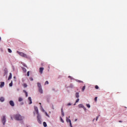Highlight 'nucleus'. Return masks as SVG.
Instances as JSON below:
<instances>
[{
    "label": "nucleus",
    "instance_id": "nucleus-8",
    "mask_svg": "<svg viewBox=\"0 0 127 127\" xmlns=\"http://www.w3.org/2000/svg\"><path fill=\"white\" fill-rule=\"evenodd\" d=\"M34 109H35V112H36L37 115H38V108H37V107L35 106Z\"/></svg>",
    "mask_w": 127,
    "mask_h": 127
},
{
    "label": "nucleus",
    "instance_id": "nucleus-13",
    "mask_svg": "<svg viewBox=\"0 0 127 127\" xmlns=\"http://www.w3.org/2000/svg\"><path fill=\"white\" fill-rule=\"evenodd\" d=\"M78 108H84V105L83 104H79Z\"/></svg>",
    "mask_w": 127,
    "mask_h": 127
},
{
    "label": "nucleus",
    "instance_id": "nucleus-29",
    "mask_svg": "<svg viewBox=\"0 0 127 127\" xmlns=\"http://www.w3.org/2000/svg\"><path fill=\"white\" fill-rule=\"evenodd\" d=\"M24 92L25 93L26 96L27 97V92L25 90H24Z\"/></svg>",
    "mask_w": 127,
    "mask_h": 127
},
{
    "label": "nucleus",
    "instance_id": "nucleus-12",
    "mask_svg": "<svg viewBox=\"0 0 127 127\" xmlns=\"http://www.w3.org/2000/svg\"><path fill=\"white\" fill-rule=\"evenodd\" d=\"M0 102H4V98L3 97H1L0 98Z\"/></svg>",
    "mask_w": 127,
    "mask_h": 127
},
{
    "label": "nucleus",
    "instance_id": "nucleus-17",
    "mask_svg": "<svg viewBox=\"0 0 127 127\" xmlns=\"http://www.w3.org/2000/svg\"><path fill=\"white\" fill-rule=\"evenodd\" d=\"M75 97L76 98H79V93L78 92L75 93Z\"/></svg>",
    "mask_w": 127,
    "mask_h": 127
},
{
    "label": "nucleus",
    "instance_id": "nucleus-38",
    "mask_svg": "<svg viewBox=\"0 0 127 127\" xmlns=\"http://www.w3.org/2000/svg\"><path fill=\"white\" fill-rule=\"evenodd\" d=\"M78 82H79V83H81V80H78Z\"/></svg>",
    "mask_w": 127,
    "mask_h": 127
},
{
    "label": "nucleus",
    "instance_id": "nucleus-15",
    "mask_svg": "<svg viewBox=\"0 0 127 127\" xmlns=\"http://www.w3.org/2000/svg\"><path fill=\"white\" fill-rule=\"evenodd\" d=\"M85 89H86V86H83L82 88V91L84 92V91H85Z\"/></svg>",
    "mask_w": 127,
    "mask_h": 127
},
{
    "label": "nucleus",
    "instance_id": "nucleus-45",
    "mask_svg": "<svg viewBox=\"0 0 127 127\" xmlns=\"http://www.w3.org/2000/svg\"><path fill=\"white\" fill-rule=\"evenodd\" d=\"M68 118H70V116H69V117H68Z\"/></svg>",
    "mask_w": 127,
    "mask_h": 127
},
{
    "label": "nucleus",
    "instance_id": "nucleus-37",
    "mask_svg": "<svg viewBox=\"0 0 127 127\" xmlns=\"http://www.w3.org/2000/svg\"><path fill=\"white\" fill-rule=\"evenodd\" d=\"M46 116H47V117H49V115H48L47 113L46 114Z\"/></svg>",
    "mask_w": 127,
    "mask_h": 127
},
{
    "label": "nucleus",
    "instance_id": "nucleus-1",
    "mask_svg": "<svg viewBox=\"0 0 127 127\" xmlns=\"http://www.w3.org/2000/svg\"><path fill=\"white\" fill-rule=\"evenodd\" d=\"M14 118L16 121H22L24 119V117L21 116L20 114H16L14 115Z\"/></svg>",
    "mask_w": 127,
    "mask_h": 127
},
{
    "label": "nucleus",
    "instance_id": "nucleus-20",
    "mask_svg": "<svg viewBox=\"0 0 127 127\" xmlns=\"http://www.w3.org/2000/svg\"><path fill=\"white\" fill-rule=\"evenodd\" d=\"M8 52H9V53H11V52H12V51H11L10 49H8Z\"/></svg>",
    "mask_w": 127,
    "mask_h": 127
},
{
    "label": "nucleus",
    "instance_id": "nucleus-22",
    "mask_svg": "<svg viewBox=\"0 0 127 127\" xmlns=\"http://www.w3.org/2000/svg\"><path fill=\"white\" fill-rule=\"evenodd\" d=\"M86 107H87V108H91V105H90V104H86Z\"/></svg>",
    "mask_w": 127,
    "mask_h": 127
},
{
    "label": "nucleus",
    "instance_id": "nucleus-2",
    "mask_svg": "<svg viewBox=\"0 0 127 127\" xmlns=\"http://www.w3.org/2000/svg\"><path fill=\"white\" fill-rule=\"evenodd\" d=\"M17 53L18 54H19V55H20V56H21V57L28 59V56H27V55L25 54L24 53L20 52L19 51H17Z\"/></svg>",
    "mask_w": 127,
    "mask_h": 127
},
{
    "label": "nucleus",
    "instance_id": "nucleus-42",
    "mask_svg": "<svg viewBox=\"0 0 127 127\" xmlns=\"http://www.w3.org/2000/svg\"><path fill=\"white\" fill-rule=\"evenodd\" d=\"M39 105H41V103H39Z\"/></svg>",
    "mask_w": 127,
    "mask_h": 127
},
{
    "label": "nucleus",
    "instance_id": "nucleus-23",
    "mask_svg": "<svg viewBox=\"0 0 127 127\" xmlns=\"http://www.w3.org/2000/svg\"><path fill=\"white\" fill-rule=\"evenodd\" d=\"M22 69H23V72H26V68L23 67Z\"/></svg>",
    "mask_w": 127,
    "mask_h": 127
},
{
    "label": "nucleus",
    "instance_id": "nucleus-21",
    "mask_svg": "<svg viewBox=\"0 0 127 127\" xmlns=\"http://www.w3.org/2000/svg\"><path fill=\"white\" fill-rule=\"evenodd\" d=\"M49 84V82H48V81L47 80L45 82V85H48Z\"/></svg>",
    "mask_w": 127,
    "mask_h": 127
},
{
    "label": "nucleus",
    "instance_id": "nucleus-30",
    "mask_svg": "<svg viewBox=\"0 0 127 127\" xmlns=\"http://www.w3.org/2000/svg\"><path fill=\"white\" fill-rule=\"evenodd\" d=\"M27 75L28 77H29V71L27 72Z\"/></svg>",
    "mask_w": 127,
    "mask_h": 127
},
{
    "label": "nucleus",
    "instance_id": "nucleus-18",
    "mask_svg": "<svg viewBox=\"0 0 127 127\" xmlns=\"http://www.w3.org/2000/svg\"><path fill=\"white\" fill-rule=\"evenodd\" d=\"M23 87H24V88H26L27 87V84H26V83H24Z\"/></svg>",
    "mask_w": 127,
    "mask_h": 127
},
{
    "label": "nucleus",
    "instance_id": "nucleus-4",
    "mask_svg": "<svg viewBox=\"0 0 127 127\" xmlns=\"http://www.w3.org/2000/svg\"><path fill=\"white\" fill-rule=\"evenodd\" d=\"M43 70H44V67H40L39 68V72H40V74H42L43 73Z\"/></svg>",
    "mask_w": 127,
    "mask_h": 127
},
{
    "label": "nucleus",
    "instance_id": "nucleus-16",
    "mask_svg": "<svg viewBox=\"0 0 127 127\" xmlns=\"http://www.w3.org/2000/svg\"><path fill=\"white\" fill-rule=\"evenodd\" d=\"M43 124L44 127H47V124H46V122H43Z\"/></svg>",
    "mask_w": 127,
    "mask_h": 127
},
{
    "label": "nucleus",
    "instance_id": "nucleus-5",
    "mask_svg": "<svg viewBox=\"0 0 127 127\" xmlns=\"http://www.w3.org/2000/svg\"><path fill=\"white\" fill-rule=\"evenodd\" d=\"M9 104L10 105V106H11L12 107H14V103L13 102V101H9Z\"/></svg>",
    "mask_w": 127,
    "mask_h": 127
},
{
    "label": "nucleus",
    "instance_id": "nucleus-26",
    "mask_svg": "<svg viewBox=\"0 0 127 127\" xmlns=\"http://www.w3.org/2000/svg\"><path fill=\"white\" fill-rule=\"evenodd\" d=\"M61 122H62V123H64V120H63V119H62V118L61 117Z\"/></svg>",
    "mask_w": 127,
    "mask_h": 127
},
{
    "label": "nucleus",
    "instance_id": "nucleus-27",
    "mask_svg": "<svg viewBox=\"0 0 127 127\" xmlns=\"http://www.w3.org/2000/svg\"><path fill=\"white\" fill-rule=\"evenodd\" d=\"M98 99V97H96L95 98H94V101H95V102H97V100Z\"/></svg>",
    "mask_w": 127,
    "mask_h": 127
},
{
    "label": "nucleus",
    "instance_id": "nucleus-24",
    "mask_svg": "<svg viewBox=\"0 0 127 127\" xmlns=\"http://www.w3.org/2000/svg\"><path fill=\"white\" fill-rule=\"evenodd\" d=\"M9 85L10 87H12V81H11V82L9 83Z\"/></svg>",
    "mask_w": 127,
    "mask_h": 127
},
{
    "label": "nucleus",
    "instance_id": "nucleus-36",
    "mask_svg": "<svg viewBox=\"0 0 127 127\" xmlns=\"http://www.w3.org/2000/svg\"><path fill=\"white\" fill-rule=\"evenodd\" d=\"M68 78H70V79H72V77L68 76Z\"/></svg>",
    "mask_w": 127,
    "mask_h": 127
},
{
    "label": "nucleus",
    "instance_id": "nucleus-14",
    "mask_svg": "<svg viewBox=\"0 0 127 127\" xmlns=\"http://www.w3.org/2000/svg\"><path fill=\"white\" fill-rule=\"evenodd\" d=\"M23 99H22V98L21 97H19L18 98V102H22V101H23Z\"/></svg>",
    "mask_w": 127,
    "mask_h": 127
},
{
    "label": "nucleus",
    "instance_id": "nucleus-43",
    "mask_svg": "<svg viewBox=\"0 0 127 127\" xmlns=\"http://www.w3.org/2000/svg\"><path fill=\"white\" fill-rule=\"evenodd\" d=\"M75 105H76V104H74V106H75Z\"/></svg>",
    "mask_w": 127,
    "mask_h": 127
},
{
    "label": "nucleus",
    "instance_id": "nucleus-41",
    "mask_svg": "<svg viewBox=\"0 0 127 127\" xmlns=\"http://www.w3.org/2000/svg\"><path fill=\"white\" fill-rule=\"evenodd\" d=\"M122 121H119V123H122Z\"/></svg>",
    "mask_w": 127,
    "mask_h": 127
},
{
    "label": "nucleus",
    "instance_id": "nucleus-32",
    "mask_svg": "<svg viewBox=\"0 0 127 127\" xmlns=\"http://www.w3.org/2000/svg\"><path fill=\"white\" fill-rule=\"evenodd\" d=\"M52 109H53V110H54V106H52Z\"/></svg>",
    "mask_w": 127,
    "mask_h": 127
},
{
    "label": "nucleus",
    "instance_id": "nucleus-44",
    "mask_svg": "<svg viewBox=\"0 0 127 127\" xmlns=\"http://www.w3.org/2000/svg\"><path fill=\"white\" fill-rule=\"evenodd\" d=\"M41 107L42 108V106L41 105Z\"/></svg>",
    "mask_w": 127,
    "mask_h": 127
},
{
    "label": "nucleus",
    "instance_id": "nucleus-6",
    "mask_svg": "<svg viewBox=\"0 0 127 127\" xmlns=\"http://www.w3.org/2000/svg\"><path fill=\"white\" fill-rule=\"evenodd\" d=\"M4 86V82H1L0 85V88H2Z\"/></svg>",
    "mask_w": 127,
    "mask_h": 127
},
{
    "label": "nucleus",
    "instance_id": "nucleus-3",
    "mask_svg": "<svg viewBox=\"0 0 127 127\" xmlns=\"http://www.w3.org/2000/svg\"><path fill=\"white\" fill-rule=\"evenodd\" d=\"M5 122H6L5 116H3V118L2 119V123L3 125V126H4L5 125Z\"/></svg>",
    "mask_w": 127,
    "mask_h": 127
},
{
    "label": "nucleus",
    "instance_id": "nucleus-28",
    "mask_svg": "<svg viewBox=\"0 0 127 127\" xmlns=\"http://www.w3.org/2000/svg\"><path fill=\"white\" fill-rule=\"evenodd\" d=\"M80 99H79V98L77 99L76 101H75V103H78V102H79Z\"/></svg>",
    "mask_w": 127,
    "mask_h": 127
},
{
    "label": "nucleus",
    "instance_id": "nucleus-39",
    "mask_svg": "<svg viewBox=\"0 0 127 127\" xmlns=\"http://www.w3.org/2000/svg\"><path fill=\"white\" fill-rule=\"evenodd\" d=\"M1 40V38L0 37V41Z\"/></svg>",
    "mask_w": 127,
    "mask_h": 127
},
{
    "label": "nucleus",
    "instance_id": "nucleus-40",
    "mask_svg": "<svg viewBox=\"0 0 127 127\" xmlns=\"http://www.w3.org/2000/svg\"><path fill=\"white\" fill-rule=\"evenodd\" d=\"M75 122H77V119H75Z\"/></svg>",
    "mask_w": 127,
    "mask_h": 127
},
{
    "label": "nucleus",
    "instance_id": "nucleus-33",
    "mask_svg": "<svg viewBox=\"0 0 127 127\" xmlns=\"http://www.w3.org/2000/svg\"><path fill=\"white\" fill-rule=\"evenodd\" d=\"M71 103H68V104H67V106H71Z\"/></svg>",
    "mask_w": 127,
    "mask_h": 127
},
{
    "label": "nucleus",
    "instance_id": "nucleus-31",
    "mask_svg": "<svg viewBox=\"0 0 127 127\" xmlns=\"http://www.w3.org/2000/svg\"><path fill=\"white\" fill-rule=\"evenodd\" d=\"M30 81H33V78L32 77L30 78Z\"/></svg>",
    "mask_w": 127,
    "mask_h": 127
},
{
    "label": "nucleus",
    "instance_id": "nucleus-10",
    "mask_svg": "<svg viewBox=\"0 0 127 127\" xmlns=\"http://www.w3.org/2000/svg\"><path fill=\"white\" fill-rule=\"evenodd\" d=\"M12 76V74H11V73H10L8 78V80H10V79H11Z\"/></svg>",
    "mask_w": 127,
    "mask_h": 127
},
{
    "label": "nucleus",
    "instance_id": "nucleus-9",
    "mask_svg": "<svg viewBox=\"0 0 127 127\" xmlns=\"http://www.w3.org/2000/svg\"><path fill=\"white\" fill-rule=\"evenodd\" d=\"M28 100L30 101L29 104H32V100H31V97H28Z\"/></svg>",
    "mask_w": 127,
    "mask_h": 127
},
{
    "label": "nucleus",
    "instance_id": "nucleus-25",
    "mask_svg": "<svg viewBox=\"0 0 127 127\" xmlns=\"http://www.w3.org/2000/svg\"><path fill=\"white\" fill-rule=\"evenodd\" d=\"M95 88L96 90H98V89H99V86L98 85H95Z\"/></svg>",
    "mask_w": 127,
    "mask_h": 127
},
{
    "label": "nucleus",
    "instance_id": "nucleus-19",
    "mask_svg": "<svg viewBox=\"0 0 127 127\" xmlns=\"http://www.w3.org/2000/svg\"><path fill=\"white\" fill-rule=\"evenodd\" d=\"M62 116L64 117V112H63V108H62Z\"/></svg>",
    "mask_w": 127,
    "mask_h": 127
},
{
    "label": "nucleus",
    "instance_id": "nucleus-11",
    "mask_svg": "<svg viewBox=\"0 0 127 127\" xmlns=\"http://www.w3.org/2000/svg\"><path fill=\"white\" fill-rule=\"evenodd\" d=\"M37 85H38V87L39 89L40 88H42L41 87V84L40 83L38 82L37 83Z\"/></svg>",
    "mask_w": 127,
    "mask_h": 127
},
{
    "label": "nucleus",
    "instance_id": "nucleus-35",
    "mask_svg": "<svg viewBox=\"0 0 127 127\" xmlns=\"http://www.w3.org/2000/svg\"><path fill=\"white\" fill-rule=\"evenodd\" d=\"M98 119H99V117H96V121H98Z\"/></svg>",
    "mask_w": 127,
    "mask_h": 127
},
{
    "label": "nucleus",
    "instance_id": "nucleus-34",
    "mask_svg": "<svg viewBox=\"0 0 127 127\" xmlns=\"http://www.w3.org/2000/svg\"><path fill=\"white\" fill-rule=\"evenodd\" d=\"M83 109H84V111H86V108L84 106V108H83Z\"/></svg>",
    "mask_w": 127,
    "mask_h": 127
},
{
    "label": "nucleus",
    "instance_id": "nucleus-7",
    "mask_svg": "<svg viewBox=\"0 0 127 127\" xmlns=\"http://www.w3.org/2000/svg\"><path fill=\"white\" fill-rule=\"evenodd\" d=\"M39 92L40 93V94H43V90H42V87L39 88Z\"/></svg>",
    "mask_w": 127,
    "mask_h": 127
}]
</instances>
